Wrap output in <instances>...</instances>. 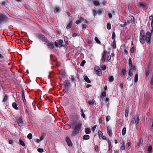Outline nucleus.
<instances>
[{
    "label": "nucleus",
    "instance_id": "nucleus-63",
    "mask_svg": "<svg viewBox=\"0 0 153 153\" xmlns=\"http://www.w3.org/2000/svg\"><path fill=\"white\" fill-rule=\"evenodd\" d=\"M32 134H28L27 136V137L30 139H31L32 138Z\"/></svg>",
    "mask_w": 153,
    "mask_h": 153
},
{
    "label": "nucleus",
    "instance_id": "nucleus-48",
    "mask_svg": "<svg viewBox=\"0 0 153 153\" xmlns=\"http://www.w3.org/2000/svg\"><path fill=\"white\" fill-rule=\"evenodd\" d=\"M85 60H83L82 61L81 63H80V65L81 66L83 67L85 64Z\"/></svg>",
    "mask_w": 153,
    "mask_h": 153
},
{
    "label": "nucleus",
    "instance_id": "nucleus-57",
    "mask_svg": "<svg viewBox=\"0 0 153 153\" xmlns=\"http://www.w3.org/2000/svg\"><path fill=\"white\" fill-rule=\"evenodd\" d=\"M109 152L110 153H111L112 152V146H109Z\"/></svg>",
    "mask_w": 153,
    "mask_h": 153
},
{
    "label": "nucleus",
    "instance_id": "nucleus-43",
    "mask_svg": "<svg viewBox=\"0 0 153 153\" xmlns=\"http://www.w3.org/2000/svg\"><path fill=\"white\" fill-rule=\"evenodd\" d=\"M106 96V93L105 91H103L101 93V97H105Z\"/></svg>",
    "mask_w": 153,
    "mask_h": 153
},
{
    "label": "nucleus",
    "instance_id": "nucleus-37",
    "mask_svg": "<svg viewBox=\"0 0 153 153\" xmlns=\"http://www.w3.org/2000/svg\"><path fill=\"white\" fill-rule=\"evenodd\" d=\"M64 41L67 44H68V38L67 37L65 36L64 37Z\"/></svg>",
    "mask_w": 153,
    "mask_h": 153
},
{
    "label": "nucleus",
    "instance_id": "nucleus-4",
    "mask_svg": "<svg viewBox=\"0 0 153 153\" xmlns=\"http://www.w3.org/2000/svg\"><path fill=\"white\" fill-rule=\"evenodd\" d=\"M35 35L38 39L41 40L42 42H45L47 40H48L46 37L41 33H36Z\"/></svg>",
    "mask_w": 153,
    "mask_h": 153
},
{
    "label": "nucleus",
    "instance_id": "nucleus-42",
    "mask_svg": "<svg viewBox=\"0 0 153 153\" xmlns=\"http://www.w3.org/2000/svg\"><path fill=\"white\" fill-rule=\"evenodd\" d=\"M107 65H103L102 66L101 68L102 70L103 71L105 70L106 69Z\"/></svg>",
    "mask_w": 153,
    "mask_h": 153
},
{
    "label": "nucleus",
    "instance_id": "nucleus-25",
    "mask_svg": "<svg viewBox=\"0 0 153 153\" xmlns=\"http://www.w3.org/2000/svg\"><path fill=\"white\" fill-rule=\"evenodd\" d=\"M152 33H150L149 31H148L146 32V38H151Z\"/></svg>",
    "mask_w": 153,
    "mask_h": 153
},
{
    "label": "nucleus",
    "instance_id": "nucleus-58",
    "mask_svg": "<svg viewBox=\"0 0 153 153\" xmlns=\"http://www.w3.org/2000/svg\"><path fill=\"white\" fill-rule=\"evenodd\" d=\"M121 149L123 150H124L125 149V145L124 143H123L121 147Z\"/></svg>",
    "mask_w": 153,
    "mask_h": 153
},
{
    "label": "nucleus",
    "instance_id": "nucleus-32",
    "mask_svg": "<svg viewBox=\"0 0 153 153\" xmlns=\"http://www.w3.org/2000/svg\"><path fill=\"white\" fill-rule=\"evenodd\" d=\"M126 68L125 67H124V68L123 69L122 71H121V73H122V74H123V75L124 76H125L126 73Z\"/></svg>",
    "mask_w": 153,
    "mask_h": 153
},
{
    "label": "nucleus",
    "instance_id": "nucleus-21",
    "mask_svg": "<svg viewBox=\"0 0 153 153\" xmlns=\"http://www.w3.org/2000/svg\"><path fill=\"white\" fill-rule=\"evenodd\" d=\"M54 12L55 13H59L60 11V8L59 7H56L54 8Z\"/></svg>",
    "mask_w": 153,
    "mask_h": 153
},
{
    "label": "nucleus",
    "instance_id": "nucleus-44",
    "mask_svg": "<svg viewBox=\"0 0 153 153\" xmlns=\"http://www.w3.org/2000/svg\"><path fill=\"white\" fill-rule=\"evenodd\" d=\"M97 125H95L94 126L92 127L91 128V130L93 132V133H94V132L95 131V129L97 127Z\"/></svg>",
    "mask_w": 153,
    "mask_h": 153
},
{
    "label": "nucleus",
    "instance_id": "nucleus-13",
    "mask_svg": "<svg viewBox=\"0 0 153 153\" xmlns=\"http://www.w3.org/2000/svg\"><path fill=\"white\" fill-rule=\"evenodd\" d=\"M22 98L24 102V103L25 104H26V101L25 98V93H24V90H23L22 91Z\"/></svg>",
    "mask_w": 153,
    "mask_h": 153
},
{
    "label": "nucleus",
    "instance_id": "nucleus-49",
    "mask_svg": "<svg viewBox=\"0 0 153 153\" xmlns=\"http://www.w3.org/2000/svg\"><path fill=\"white\" fill-rule=\"evenodd\" d=\"M134 47H131L130 50V52L132 53H134Z\"/></svg>",
    "mask_w": 153,
    "mask_h": 153
},
{
    "label": "nucleus",
    "instance_id": "nucleus-62",
    "mask_svg": "<svg viewBox=\"0 0 153 153\" xmlns=\"http://www.w3.org/2000/svg\"><path fill=\"white\" fill-rule=\"evenodd\" d=\"M45 134H42V136L40 137V139L42 140L43 139V138L45 137Z\"/></svg>",
    "mask_w": 153,
    "mask_h": 153
},
{
    "label": "nucleus",
    "instance_id": "nucleus-28",
    "mask_svg": "<svg viewBox=\"0 0 153 153\" xmlns=\"http://www.w3.org/2000/svg\"><path fill=\"white\" fill-rule=\"evenodd\" d=\"M102 61L105 62L106 61V55L105 53L102 54Z\"/></svg>",
    "mask_w": 153,
    "mask_h": 153
},
{
    "label": "nucleus",
    "instance_id": "nucleus-40",
    "mask_svg": "<svg viewBox=\"0 0 153 153\" xmlns=\"http://www.w3.org/2000/svg\"><path fill=\"white\" fill-rule=\"evenodd\" d=\"M95 41L98 44H100L101 43L100 41L99 40L98 38L97 37H95L94 39Z\"/></svg>",
    "mask_w": 153,
    "mask_h": 153
},
{
    "label": "nucleus",
    "instance_id": "nucleus-35",
    "mask_svg": "<svg viewBox=\"0 0 153 153\" xmlns=\"http://www.w3.org/2000/svg\"><path fill=\"white\" fill-rule=\"evenodd\" d=\"M89 138V136L88 134H85L83 136V139L84 140H87Z\"/></svg>",
    "mask_w": 153,
    "mask_h": 153
},
{
    "label": "nucleus",
    "instance_id": "nucleus-64",
    "mask_svg": "<svg viewBox=\"0 0 153 153\" xmlns=\"http://www.w3.org/2000/svg\"><path fill=\"white\" fill-rule=\"evenodd\" d=\"M150 84L151 85H153V76H152V78L151 79V81L150 82Z\"/></svg>",
    "mask_w": 153,
    "mask_h": 153
},
{
    "label": "nucleus",
    "instance_id": "nucleus-45",
    "mask_svg": "<svg viewBox=\"0 0 153 153\" xmlns=\"http://www.w3.org/2000/svg\"><path fill=\"white\" fill-rule=\"evenodd\" d=\"M107 27L108 30H110L111 29V25L110 23H108L107 25Z\"/></svg>",
    "mask_w": 153,
    "mask_h": 153
},
{
    "label": "nucleus",
    "instance_id": "nucleus-53",
    "mask_svg": "<svg viewBox=\"0 0 153 153\" xmlns=\"http://www.w3.org/2000/svg\"><path fill=\"white\" fill-rule=\"evenodd\" d=\"M110 120V117L108 115L106 118V120L107 122L108 121Z\"/></svg>",
    "mask_w": 153,
    "mask_h": 153
},
{
    "label": "nucleus",
    "instance_id": "nucleus-3",
    "mask_svg": "<svg viewBox=\"0 0 153 153\" xmlns=\"http://www.w3.org/2000/svg\"><path fill=\"white\" fill-rule=\"evenodd\" d=\"M9 18L5 15L3 14H0V24L7 22Z\"/></svg>",
    "mask_w": 153,
    "mask_h": 153
},
{
    "label": "nucleus",
    "instance_id": "nucleus-51",
    "mask_svg": "<svg viewBox=\"0 0 153 153\" xmlns=\"http://www.w3.org/2000/svg\"><path fill=\"white\" fill-rule=\"evenodd\" d=\"M92 11L94 16H95L97 14V11L95 10H93Z\"/></svg>",
    "mask_w": 153,
    "mask_h": 153
},
{
    "label": "nucleus",
    "instance_id": "nucleus-52",
    "mask_svg": "<svg viewBox=\"0 0 153 153\" xmlns=\"http://www.w3.org/2000/svg\"><path fill=\"white\" fill-rule=\"evenodd\" d=\"M37 151L40 153H42L43 152V149H42L38 148L37 149Z\"/></svg>",
    "mask_w": 153,
    "mask_h": 153
},
{
    "label": "nucleus",
    "instance_id": "nucleus-7",
    "mask_svg": "<svg viewBox=\"0 0 153 153\" xmlns=\"http://www.w3.org/2000/svg\"><path fill=\"white\" fill-rule=\"evenodd\" d=\"M63 85H64V88H68L71 86V84L68 80H65L64 81Z\"/></svg>",
    "mask_w": 153,
    "mask_h": 153
},
{
    "label": "nucleus",
    "instance_id": "nucleus-19",
    "mask_svg": "<svg viewBox=\"0 0 153 153\" xmlns=\"http://www.w3.org/2000/svg\"><path fill=\"white\" fill-rule=\"evenodd\" d=\"M129 112V110L128 108H126L125 109V115L126 117L128 116V113Z\"/></svg>",
    "mask_w": 153,
    "mask_h": 153
},
{
    "label": "nucleus",
    "instance_id": "nucleus-33",
    "mask_svg": "<svg viewBox=\"0 0 153 153\" xmlns=\"http://www.w3.org/2000/svg\"><path fill=\"white\" fill-rule=\"evenodd\" d=\"M143 142V140L141 138H140L137 143V145L138 146H140V145Z\"/></svg>",
    "mask_w": 153,
    "mask_h": 153
},
{
    "label": "nucleus",
    "instance_id": "nucleus-61",
    "mask_svg": "<svg viewBox=\"0 0 153 153\" xmlns=\"http://www.w3.org/2000/svg\"><path fill=\"white\" fill-rule=\"evenodd\" d=\"M134 120L132 119L131 121V122L130 124L131 125H134Z\"/></svg>",
    "mask_w": 153,
    "mask_h": 153
},
{
    "label": "nucleus",
    "instance_id": "nucleus-59",
    "mask_svg": "<svg viewBox=\"0 0 153 153\" xmlns=\"http://www.w3.org/2000/svg\"><path fill=\"white\" fill-rule=\"evenodd\" d=\"M131 23H132L133 24H134L135 23L134 18L133 17V19H132L131 18Z\"/></svg>",
    "mask_w": 153,
    "mask_h": 153
},
{
    "label": "nucleus",
    "instance_id": "nucleus-30",
    "mask_svg": "<svg viewBox=\"0 0 153 153\" xmlns=\"http://www.w3.org/2000/svg\"><path fill=\"white\" fill-rule=\"evenodd\" d=\"M103 12V9H101L100 10H98L97 11V13L99 15H101Z\"/></svg>",
    "mask_w": 153,
    "mask_h": 153
},
{
    "label": "nucleus",
    "instance_id": "nucleus-26",
    "mask_svg": "<svg viewBox=\"0 0 153 153\" xmlns=\"http://www.w3.org/2000/svg\"><path fill=\"white\" fill-rule=\"evenodd\" d=\"M12 106L13 108H14L16 110H18V108L17 107V105L16 103L15 102H13L12 104Z\"/></svg>",
    "mask_w": 153,
    "mask_h": 153
},
{
    "label": "nucleus",
    "instance_id": "nucleus-20",
    "mask_svg": "<svg viewBox=\"0 0 153 153\" xmlns=\"http://www.w3.org/2000/svg\"><path fill=\"white\" fill-rule=\"evenodd\" d=\"M138 79V74L137 73L135 74L134 78V80L135 83L137 82Z\"/></svg>",
    "mask_w": 153,
    "mask_h": 153
},
{
    "label": "nucleus",
    "instance_id": "nucleus-56",
    "mask_svg": "<svg viewBox=\"0 0 153 153\" xmlns=\"http://www.w3.org/2000/svg\"><path fill=\"white\" fill-rule=\"evenodd\" d=\"M54 45L57 48L59 47V45L58 44V43L56 41L55 42Z\"/></svg>",
    "mask_w": 153,
    "mask_h": 153
},
{
    "label": "nucleus",
    "instance_id": "nucleus-22",
    "mask_svg": "<svg viewBox=\"0 0 153 153\" xmlns=\"http://www.w3.org/2000/svg\"><path fill=\"white\" fill-rule=\"evenodd\" d=\"M72 117L74 120L77 121L79 120V117L77 114H74L72 116Z\"/></svg>",
    "mask_w": 153,
    "mask_h": 153
},
{
    "label": "nucleus",
    "instance_id": "nucleus-6",
    "mask_svg": "<svg viewBox=\"0 0 153 153\" xmlns=\"http://www.w3.org/2000/svg\"><path fill=\"white\" fill-rule=\"evenodd\" d=\"M45 43L47 44L46 45V46L50 49L52 50L54 48V43L53 42H51L48 39L45 42Z\"/></svg>",
    "mask_w": 153,
    "mask_h": 153
},
{
    "label": "nucleus",
    "instance_id": "nucleus-5",
    "mask_svg": "<svg viewBox=\"0 0 153 153\" xmlns=\"http://www.w3.org/2000/svg\"><path fill=\"white\" fill-rule=\"evenodd\" d=\"M16 119L19 126H22L23 125V120L21 116H16Z\"/></svg>",
    "mask_w": 153,
    "mask_h": 153
},
{
    "label": "nucleus",
    "instance_id": "nucleus-60",
    "mask_svg": "<svg viewBox=\"0 0 153 153\" xmlns=\"http://www.w3.org/2000/svg\"><path fill=\"white\" fill-rule=\"evenodd\" d=\"M66 74V73L65 71H63L61 73V75L63 77H64V76Z\"/></svg>",
    "mask_w": 153,
    "mask_h": 153
},
{
    "label": "nucleus",
    "instance_id": "nucleus-24",
    "mask_svg": "<svg viewBox=\"0 0 153 153\" xmlns=\"http://www.w3.org/2000/svg\"><path fill=\"white\" fill-rule=\"evenodd\" d=\"M85 132L86 134H89L91 133V129L88 128H86L85 129Z\"/></svg>",
    "mask_w": 153,
    "mask_h": 153
},
{
    "label": "nucleus",
    "instance_id": "nucleus-23",
    "mask_svg": "<svg viewBox=\"0 0 153 153\" xmlns=\"http://www.w3.org/2000/svg\"><path fill=\"white\" fill-rule=\"evenodd\" d=\"M81 116L82 117H83L84 119H85V115L84 113L83 109L82 108L81 109Z\"/></svg>",
    "mask_w": 153,
    "mask_h": 153
},
{
    "label": "nucleus",
    "instance_id": "nucleus-34",
    "mask_svg": "<svg viewBox=\"0 0 153 153\" xmlns=\"http://www.w3.org/2000/svg\"><path fill=\"white\" fill-rule=\"evenodd\" d=\"M8 98V97L7 95L6 94H5L4 95V98L3 100V102H5L6 101H7V99Z\"/></svg>",
    "mask_w": 153,
    "mask_h": 153
},
{
    "label": "nucleus",
    "instance_id": "nucleus-17",
    "mask_svg": "<svg viewBox=\"0 0 153 153\" xmlns=\"http://www.w3.org/2000/svg\"><path fill=\"white\" fill-rule=\"evenodd\" d=\"M107 131L108 134H112V131L109 126H108L107 128Z\"/></svg>",
    "mask_w": 153,
    "mask_h": 153
},
{
    "label": "nucleus",
    "instance_id": "nucleus-15",
    "mask_svg": "<svg viewBox=\"0 0 153 153\" xmlns=\"http://www.w3.org/2000/svg\"><path fill=\"white\" fill-rule=\"evenodd\" d=\"M84 79L85 81L88 83H91V81L88 78V77L87 76H85L84 77Z\"/></svg>",
    "mask_w": 153,
    "mask_h": 153
},
{
    "label": "nucleus",
    "instance_id": "nucleus-14",
    "mask_svg": "<svg viewBox=\"0 0 153 153\" xmlns=\"http://www.w3.org/2000/svg\"><path fill=\"white\" fill-rule=\"evenodd\" d=\"M139 5L140 7L143 8H145L147 6V5L146 3L143 2L140 3Z\"/></svg>",
    "mask_w": 153,
    "mask_h": 153
},
{
    "label": "nucleus",
    "instance_id": "nucleus-16",
    "mask_svg": "<svg viewBox=\"0 0 153 153\" xmlns=\"http://www.w3.org/2000/svg\"><path fill=\"white\" fill-rule=\"evenodd\" d=\"M70 23L68 24V25L67 26L66 28L67 29H68L70 28L71 27V25L73 23V21L72 20H70Z\"/></svg>",
    "mask_w": 153,
    "mask_h": 153
},
{
    "label": "nucleus",
    "instance_id": "nucleus-29",
    "mask_svg": "<svg viewBox=\"0 0 153 153\" xmlns=\"http://www.w3.org/2000/svg\"><path fill=\"white\" fill-rule=\"evenodd\" d=\"M149 20H152L151 23V26L152 27H153V16L151 15L149 17Z\"/></svg>",
    "mask_w": 153,
    "mask_h": 153
},
{
    "label": "nucleus",
    "instance_id": "nucleus-1",
    "mask_svg": "<svg viewBox=\"0 0 153 153\" xmlns=\"http://www.w3.org/2000/svg\"><path fill=\"white\" fill-rule=\"evenodd\" d=\"M146 35L145 34L144 30L142 29L140 32V43L143 44L146 42V39H147Z\"/></svg>",
    "mask_w": 153,
    "mask_h": 153
},
{
    "label": "nucleus",
    "instance_id": "nucleus-55",
    "mask_svg": "<svg viewBox=\"0 0 153 153\" xmlns=\"http://www.w3.org/2000/svg\"><path fill=\"white\" fill-rule=\"evenodd\" d=\"M78 18H79V20H80L81 22L85 20L82 17H78Z\"/></svg>",
    "mask_w": 153,
    "mask_h": 153
},
{
    "label": "nucleus",
    "instance_id": "nucleus-41",
    "mask_svg": "<svg viewBox=\"0 0 153 153\" xmlns=\"http://www.w3.org/2000/svg\"><path fill=\"white\" fill-rule=\"evenodd\" d=\"M93 3L95 5L98 6H100V4L99 2L97 1H94L93 2Z\"/></svg>",
    "mask_w": 153,
    "mask_h": 153
},
{
    "label": "nucleus",
    "instance_id": "nucleus-47",
    "mask_svg": "<svg viewBox=\"0 0 153 153\" xmlns=\"http://www.w3.org/2000/svg\"><path fill=\"white\" fill-rule=\"evenodd\" d=\"M147 43L148 44L151 43V38H147L146 39Z\"/></svg>",
    "mask_w": 153,
    "mask_h": 153
},
{
    "label": "nucleus",
    "instance_id": "nucleus-46",
    "mask_svg": "<svg viewBox=\"0 0 153 153\" xmlns=\"http://www.w3.org/2000/svg\"><path fill=\"white\" fill-rule=\"evenodd\" d=\"M126 127H124L122 130V134H126Z\"/></svg>",
    "mask_w": 153,
    "mask_h": 153
},
{
    "label": "nucleus",
    "instance_id": "nucleus-9",
    "mask_svg": "<svg viewBox=\"0 0 153 153\" xmlns=\"http://www.w3.org/2000/svg\"><path fill=\"white\" fill-rule=\"evenodd\" d=\"M133 119L135 121L136 124L137 125L139 123L140 119L139 117L137 114H134L133 116Z\"/></svg>",
    "mask_w": 153,
    "mask_h": 153
},
{
    "label": "nucleus",
    "instance_id": "nucleus-38",
    "mask_svg": "<svg viewBox=\"0 0 153 153\" xmlns=\"http://www.w3.org/2000/svg\"><path fill=\"white\" fill-rule=\"evenodd\" d=\"M112 46L113 47L114 49H115L116 48V45L115 41L113 40L112 43Z\"/></svg>",
    "mask_w": 153,
    "mask_h": 153
},
{
    "label": "nucleus",
    "instance_id": "nucleus-8",
    "mask_svg": "<svg viewBox=\"0 0 153 153\" xmlns=\"http://www.w3.org/2000/svg\"><path fill=\"white\" fill-rule=\"evenodd\" d=\"M66 141L68 146L71 147L72 146L73 144L71 141L70 139L68 137H66L65 138Z\"/></svg>",
    "mask_w": 153,
    "mask_h": 153
},
{
    "label": "nucleus",
    "instance_id": "nucleus-39",
    "mask_svg": "<svg viewBox=\"0 0 153 153\" xmlns=\"http://www.w3.org/2000/svg\"><path fill=\"white\" fill-rule=\"evenodd\" d=\"M152 149V146H150L149 147L148 149H147L148 151L149 152V153H151V152Z\"/></svg>",
    "mask_w": 153,
    "mask_h": 153
},
{
    "label": "nucleus",
    "instance_id": "nucleus-27",
    "mask_svg": "<svg viewBox=\"0 0 153 153\" xmlns=\"http://www.w3.org/2000/svg\"><path fill=\"white\" fill-rule=\"evenodd\" d=\"M19 143L22 146H25V144L21 139H20L19 140Z\"/></svg>",
    "mask_w": 153,
    "mask_h": 153
},
{
    "label": "nucleus",
    "instance_id": "nucleus-12",
    "mask_svg": "<svg viewBox=\"0 0 153 153\" xmlns=\"http://www.w3.org/2000/svg\"><path fill=\"white\" fill-rule=\"evenodd\" d=\"M95 73L99 76H101L102 75V71L100 69L95 71Z\"/></svg>",
    "mask_w": 153,
    "mask_h": 153
},
{
    "label": "nucleus",
    "instance_id": "nucleus-18",
    "mask_svg": "<svg viewBox=\"0 0 153 153\" xmlns=\"http://www.w3.org/2000/svg\"><path fill=\"white\" fill-rule=\"evenodd\" d=\"M128 67L129 68H131L134 65H133V64L132 63V61L131 59L130 58L128 60Z\"/></svg>",
    "mask_w": 153,
    "mask_h": 153
},
{
    "label": "nucleus",
    "instance_id": "nucleus-36",
    "mask_svg": "<svg viewBox=\"0 0 153 153\" xmlns=\"http://www.w3.org/2000/svg\"><path fill=\"white\" fill-rule=\"evenodd\" d=\"M99 136L100 139L102 138V140H107L106 137L104 136H103V134H99Z\"/></svg>",
    "mask_w": 153,
    "mask_h": 153
},
{
    "label": "nucleus",
    "instance_id": "nucleus-10",
    "mask_svg": "<svg viewBox=\"0 0 153 153\" xmlns=\"http://www.w3.org/2000/svg\"><path fill=\"white\" fill-rule=\"evenodd\" d=\"M58 43L59 45V47L61 48L62 47H66V45L65 44V45L63 44V42L62 39H59L58 41Z\"/></svg>",
    "mask_w": 153,
    "mask_h": 153
},
{
    "label": "nucleus",
    "instance_id": "nucleus-31",
    "mask_svg": "<svg viewBox=\"0 0 153 153\" xmlns=\"http://www.w3.org/2000/svg\"><path fill=\"white\" fill-rule=\"evenodd\" d=\"M108 79L110 82H111L113 81L114 78L113 76H110L108 78Z\"/></svg>",
    "mask_w": 153,
    "mask_h": 153
},
{
    "label": "nucleus",
    "instance_id": "nucleus-54",
    "mask_svg": "<svg viewBox=\"0 0 153 153\" xmlns=\"http://www.w3.org/2000/svg\"><path fill=\"white\" fill-rule=\"evenodd\" d=\"M68 90V88H64V89L63 90V91H65V93H67Z\"/></svg>",
    "mask_w": 153,
    "mask_h": 153
},
{
    "label": "nucleus",
    "instance_id": "nucleus-50",
    "mask_svg": "<svg viewBox=\"0 0 153 153\" xmlns=\"http://www.w3.org/2000/svg\"><path fill=\"white\" fill-rule=\"evenodd\" d=\"M115 33L114 32L112 33V39H114V40L115 41Z\"/></svg>",
    "mask_w": 153,
    "mask_h": 153
},
{
    "label": "nucleus",
    "instance_id": "nucleus-2",
    "mask_svg": "<svg viewBox=\"0 0 153 153\" xmlns=\"http://www.w3.org/2000/svg\"><path fill=\"white\" fill-rule=\"evenodd\" d=\"M79 123L76 124L74 128L72 134H78L79 131L82 128V121L81 120L78 121Z\"/></svg>",
    "mask_w": 153,
    "mask_h": 153
},
{
    "label": "nucleus",
    "instance_id": "nucleus-11",
    "mask_svg": "<svg viewBox=\"0 0 153 153\" xmlns=\"http://www.w3.org/2000/svg\"><path fill=\"white\" fill-rule=\"evenodd\" d=\"M129 68L128 69V75L130 76L131 77L133 75V69L131 68Z\"/></svg>",
    "mask_w": 153,
    "mask_h": 153
}]
</instances>
